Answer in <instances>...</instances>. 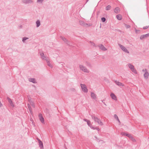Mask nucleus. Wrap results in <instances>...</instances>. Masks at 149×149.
I'll return each mask as SVG.
<instances>
[{
  "mask_svg": "<svg viewBox=\"0 0 149 149\" xmlns=\"http://www.w3.org/2000/svg\"><path fill=\"white\" fill-rule=\"evenodd\" d=\"M80 86L83 91L85 93H87L88 91V90L86 85L84 84H81Z\"/></svg>",
  "mask_w": 149,
  "mask_h": 149,
  "instance_id": "f257e3e1",
  "label": "nucleus"
},
{
  "mask_svg": "<svg viewBox=\"0 0 149 149\" xmlns=\"http://www.w3.org/2000/svg\"><path fill=\"white\" fill-rule=\"evenodd\" d=\"M118 45L123 52L127 53H129V52L128 50L124 46L120 44H118Z\"/></svg>",
  "mask_w": 149,
  "mask_h": 149,
  "instance_id": "f03ea898",
  "label": "nucleus"
},
{
  "mask_svg": "<svg viewBox=\"0 0 149 149\" xmlns=\"http://www.w3.org/2000/svg\"><path fill=\"white\" fill-rule=\"evenodd\" d=\"M94 120L100 125H103L102 121L96 117L94 116Z\"/></svg>",
  "mask_w": 149,
  "mask_h": 149,
  "instance_id": "7ed1b4c3",
  "label": "nucleus"
},
{
  "mask_svg": "<svg viewBox=\"0 0 149 149\" xmlns=\"http://www.w3.org/2000/svg\"><path fill=\"white\" fill-rule=\"evenodd\" d=\"M79 68L80 69L83 71L86 72H88V70L83 65H79Z\"/></svg>",
  "mask_w": 149,
  "mask_h": 149,
  "instance_id": "20e7f679",
  "label": "nucleus"
},
{
  "mask_svg": "<svg viewBox=\"0 0 149 149\" xmlns=\"http://www.w3.org/2000/svg\"><path fill=\"white\" fill-rule=\"evenodd\" d=\"M149 36V33L145 35H143L140 37V39L141 40L143 39L147 38Z\"/></svg>",
  "mask_w": 149,
  "mask_h": 149,
  "instance_id": "39448f33",
  "label": "nucleus"
},
{
  "mask_svg": "<svg viewBox=\"0 0 149 149\" xmlns=\"http://www.w3.org/2000/svg\"><path fill=\"white\" fill-rule=\"evenodd\" d=\"M115 83H116V84H117V85L118 86L122 87H123L124 86V85L123 84L121 83L120 82H119L118 81L116 80L115 81Z\"/></svg>",
  "mask_w": 149,
  "mask_h": 149,
  "instance_id": "423d86ee",
  "label": "nucleus"
},
{
  "mask_svg": "<svg viewBox=\"0 0 149 149\" xmlns=\"http://www.w3.org/2000/svg\"><path fill=\"white\" fill-rule=\"evenodd\" d=\"M39 118L42 123H44V120L41 114H39Z\"/></svg>",
  "mask_w": 149,
  "mask_h": 149,
  "instance_id": "0eeeda50",
  "label": "nucleus"
},
{
  "mask_svg": "<svg viewBox=\"0 0 149 149\" xmlns=\"http://www.w3.org/2000/svg\"><path fill=\"white\" fill-rule=\"evenodd\" d=\"M110 96L112 99L115 100H117V97L116 95L113 93H111L110 94Z\"/></svg>",
  "mask_w": 149,
  "mask_h": 149,
  "instance_id": "6e6552de",
  "label": "nucleus"
},
{
  "mask_svg": "<svg viewBox=\"0 0 149 149\" xmlns=\"http://www.w3.org/2000/svg\"><path fill=\"white\" fill-rule=\"evenodd\" d=\"M99 47L100 49L103 51H106L107 50V49L102 45H100L99 46Z\"/></svg>",
  "mask_w": 149,
  "mask_h": 149,
  "instance_id": "1a4fd4ad",
  "label": "nucleus"
},
{
  "mask_svg": "<svg viewBox=\"0 0 149 149\" xmlns=\"http://www.w3.org/2000/svg\"><path fill=\"white\" fill-rule=\"evenodd\" d=\"M149 76V74L148 72L147 71H146L144 74V77L146 79H147L148 78Z\"/></svg>",
  "mask_w": 149,
  "mask_h": 149,
  "instance_id": "9d476101",
  "label": "nucleus"
},
{
  "mask_svg": "<svg viewBox=\"0 0 149 149\" xmlns=\"http://www.w3.org/2000/svg\"><path fill=\"white\" fill-rule=\"evenodd\" d=\"M114 12L116 13H118L120 11V8L118 7H116L114 10Z\"/></svg>",
  "mask_w": 149,
  "mask_h": 149,
  "instance_id": "9b49d317",
  "label": "nucleus"
},
{
  "mask_svg": "<svg viewBox=\"0 0 149 149\" xmlns=\"http://www.w3.org/2000/svg\"><path fill=\"white\" fill-rule=\"evenodd\" d=\"M127 65L129 68L131 70L134 68V66L130 63L128 64Z\"/></svg>",
  "mask_w": 149,
  "mask_h": 149,
  "instance_id": "f8f14e48",
  "label": "nucleus"
},
{
  "mask_svg": "<svg viewBox=\"0 0 149 149\" xmlns=\"http://www.w3.org/2000/svg\"><path fill=\"white\" fill-rule=\"evenodd\" d=\"M8 102L10 104V105L11 106L13 107L14 105H13V103L12 102V100L10 98H8Z\"/></svg>",
  "mask_w": 149,
  "mask_h": 149,
  "instance_id": "ddd939ff",
  "label": "nucleus"
},
{
  "mask_svg": "<svg viewBox=\"0 0 149 149\" xmlns=\"http://www.w3.org/2000/svg\"><path fill=\"white\" fill-rule=\"evenodd\" d=\"M117 18L119 20H120L122 19V17L121 15L120 14L118 15H116Z\"/></svg>",
  "mask_w": 149,
  "mask_h": 149,
  "instance_id": "4468645a",
  "label": "nucleus"
},
{
  "mask_svg": "<svg viewBox=\"0 0 149 149\" xmlns=\"http://www.w3.org/2000/svg\"><path fill=\"white\" fill-rule=\"evenodd\" d=\"M29 80L30 81L32 82L33 83H36V81L33 78H31L29 79Z\"/></svg>",
  "mask_w": 149,
  "mask_h": 149,
  "instance_id": "2eb2a0df",
  "label": "nucleus"
},
{
  "mask_svg": "<svg viewBox=\"0 0 149 149\" xmlns=\"http://www.w3.org/2000/svg\"><path fill=\"white\" fill-rule=\"evenodd\" d=\"M111 6L110 5H108L107 6H106V10H110L111 9Z\"/></svg>",
  "mask_w": 149,
  "mask_h": 149,
  "instance_id": "dca6fc26",
  "label": "nucleus"
},
{
  "mask_svg": "<svg viewBox=\"0 0 149 149\" xmlns=\"http://www.w3.org/2000/svg\"><path fill=\"white\" fill-rule=\"evenodd\" d=\"M131 70L132 72H134L135 74L137 73V71L134 68H133Z\"/></svg>",
  "mask_w": 149,
  "mask_h": 149,
  "instance_id": "f3484780",
  "label": "nucleus"
},
{
  "mask_svg": "<svg viewBox=\"0 0 149 149\" xmlns=\"http://www.w3.org/2000/svg\"><path fill=\"white\" fill-rule=\"evenodd\" d=\"M36 23L37 24V26L38 27L40 25V22L38 20L36 22Z\"/></svg>",
  "mask_w": 149,
  "mask_h": 149,
  "instance_id": "a211bd4d",
  "label": "nucleus"
},
{
  "mask_svg": "<svg viewBox=\"0 0 149 149\" xmlns=\"http://www.w3.org/2000/svg\"><path fill=\"white\" fill-rule=\"evenodd\" d=\"M140 31L139 30L136 29H135V32L137 34L139 33H140Z\"/></svg>",
  "mask_w": 149,
  "mask_h": 149,
  "instance_id": "6ab92c4d",
  "label": "nucleus"
},
{
  "mask_svg": "<svg viewBox=\"0 0 149 149\" xmlns=\"http://www.w3.org/2000/svg\"><path fill=\"white\" fill-rule=\"evenodd\" d=\"M106 19L104 17H102L101 18V20L103 22H104L105 21Z\"/></svg>",
  "mask_w": 149,
  "mask_h": 149,
  "instance_id": "aec40b11",
  "label": "nucleus"
},
{
  "mask_svg": "<svg viewBox=\"0 0 149 149\" xmlns=\"http://www.w3.org/2000/svg\"><path fill=\"white\" fill-rule=\"evenodd\" d=\"M40 55L42 58L43 59H44V58H45V57H44V54L43 53H42L40 54Z\"/></svg>",
  "mask_w": 149,
  "mask_h": 149,
  "instance_id": "412c9836",
  "label": "nucleus"
},
{
  "mask_svg": "<svg viewBox=\"0 0 149 149\" xmlns=\"http://www.w3.org/2000/svg\"><path fill=\"white\" fill-rule=\"evenodd\" d=\"M125 26L127 29H128L130 27V26L129 25L125 24Z\"/></svg>",
  "mask_w": 149,
  "mask_h": 149,
  "instance_id": "4be33fe9",
  "label": "nucleus"
},
{
  "mask_svg": "<svg viewBox=\"0 0 149 149\" xmlns=\"http://www.w3.org/2000/svg\"><path fill=\"white\" fill-rule=\"evenodd\" d=\"M127 134V133L124 132H122L121 133V134L122 136H126Z\"/></svg>",
  "mask_w": 149,
  "mask_h": 149,
  "instance_id": "5701e85b",
  "label": "nucleus"
},
{
  "mask_svg": "<svg viewBox=\"0 0 149 149\" xmlns=\"http://www.w3.org/2000/svg\"><path fill=\"white\" fill-rule=\"evenodd\" d=\"M39 144L40 145H41L42 147H43V144H42V141H40V140H39Z\"/></svg>",
  "mask_w": 149,
  "mask_h": 149,
  "instance_id": "b1692460",
  "label": "nucleus"
},
{
  "mask_svg": "<svg viewBox=\"0 0 149 149\" xmlns=\"http://www.w3.org/2000/svg\"><path fill=\"white\" fill-rule=\"evenodd\" d=\"M149 26H145L143 27V29H148L149 28Z\"/></svg>",
  "mask_w": 149,
  "mask_h": 149,
  "instance_id": "393cba45",
  "label": "nucleus"
},
{
  "mask_svg": "<svg viewBox=\"0 0 149 149\" xmlns=\"http://www.w3.org/2000/svg\"><path fill=\"white\" fill-rule=\"evenodd\" d=\"M95 138H96V140L98 142H100V141H102V140H99V139H98L97 138V137L96 136H95Z\"/></svg>",
  "mask_w": 149,
  "mask_h": 149,
  "instance_id": "a878e982",
  "label": "nucleus"
},
{
  "mask_svg": "<svg viewBox=\"0 0 149 149\" xmlns=\"http://www.w3.org/2000/svg\"><path fill=\"white\" fill-rule=\"evenodd\" d=\"M80 23L81 24L83 25H85V24L82 21H80Z\"/></svg>",
  "mask_w": 149,
  "mask_h": 149,
  "instance_id": "bb28decb",
  "label": "nucleus"
},
{
  "mask_svg": "<svg viewBox=\"0 0 149 149\" xmlns=\"http://www.w3.org/2000/svg\"><path fill=\"white\" fill-rule=\"evenodd\" d=\"M114 117L115 118H116V119H117L118 118V117L117 116V115L116 114H115L114 115Z\"/></svg>",
  "mask_w": 149,
  "mask_h": 149,
  "instance_id": "cd10ccee",
  "label": "nucleus"
},
{
  "mask_svg": "<svg viewBox=\"0 0 149 149\" xmlns=\"http://www.w3.org/2000/svg\"><path fill=\"white\" fill-rule=\"evenodd\" d=\"M131 139L134 142H135L136 141V140L134 138V137L132 138Z\"/></svg>",
  "mask_w": 149,
  "mask_h": 149,
  "instance_id": "c85d7f7f",
  "label": "nucleus"
},
{
  "mask_svg": "<svg viewBox=\"0 0 149 149\" xmlns=\"http://www.w3.org/2000/svg\"><path fill=\"white\" fill-rule=\"evenodd\" d=\"M96 129L98 131H99L100 130V129L98 127H94V130Z\"/></svg>",
  "mask_w": 149,
  "mask_h": 149,
  "instance_id": "c756f323",
  "label": "nucleus"
},
{
  "mask_svg": "<svg viewBox=\"0 0 149 149\" xmlns=\"http://www.w3.org/2000/svg\"><path fill=\"white\" fill-rule=\"evenodd\" d=\"M44 0H38L37 1L39 3H41Z\"/></svg>",
  "mask_w": 149,
  "mask_h": 149,
  "instance_id": "7c9ffc66",
  "label": "nucleus"
},
{
  "mask_svg": "<svg viewBox=\"0 0 149 149\" xmlns=\"http://www.w3.org/2000/svg\"><path fill=\"white\" fill-rule=\"evenodd\" d=\"M28 108H29V110L30 111V112L31 113H32V111L31 110V107H30V106H29L28 107Z\"/></svg>",
  "mask_w": 149,
  "mask_h": 149,
  "instance_id": "2f4dec72",
  "label": "nucleus"
},
{
  "mask_svg": "<svg viewBox=\"0 0 149 149\" xmlns=\"http://www.w3.org/2000/svg\"><path fill=\"white\" fill-rule=\"evenodd\" d=\"M28 38H26V37H24V38H23V41L24 42V41L25 40H26V39H28Z\"/></svg>",
  "mask_w": 149,
  "mask_h": 149,
  "instance_id": "473e14b6",
  "label": "nucleus"
},
{
  "mask_svg": "<svg viewBox=\"0 0 149 149\" xmlns=\"http://www.w3.org/2000/svg\"><path fill=\"white\" fill-rule=\"evenodd\" d=\"M131 135V134H127L126 135V136H127V137H128L129 138H130V136Z\"/></svg>",
  "mask_w": 149,
  "mask_h": 149,
  "instance_id": "72a5a7b5",
  "label": "nucleus"
},
{
  "mask_svg": "<svg viewBox=\"0 0 149 149\" xmlns=\"http://www.w3.org/2000/svg\"><path fill=\"white\" fill-rule=\"evenodd\" d=\"M47 64L50 67L52 66L51 64L49 62H48Z\"/></svg>",
  "mask_w": 149,
  "mask_h": 149,
  "instance_id": "f704fd0d",
  "label": "nucleus"
},
{
  "mask_svg": "<svg viewBox=\"0 0 149 149\" xmlns=\"http://www.w3.org/2000/svg\"><path fill=\"white\" fill-rule=\"evenodd\" d=\"M93 96H94V99H95V98H96V95H95V94H94Z\"/></svg>",
  "mask_w": 149,
  "mask_h": 149,
  "instance_id": "c9c22d12",
  "label": "nucleus"
},
{
  "mask_svg": "<svg viewBox=\"0 0 149 149\" xmlns=\"http://www.w3.org/2000/svg\"><path fill=\"white\" fill-rule=\"evenodd\" d=\"M87 123L89 125V124H90V123L89 121H87Z\"/></svg>",
  "mask_w": 149,
  "mask_h": 149,
  "instance_id": "e433bc0d",
  "label": "nucleus"
},
{
  "mask_svg": "<svg viewBox=\"0 0 149 149\" xmlns=\"http://www.w3.org/2000/svg\"><path fill=\"white\" fill-rule=\"evenodd\" d=\"M102 102L104 103V104L106 106V105H106V104L104 102H103V100H102Z\"/></svg>",
  "mask_w": 149,
  "mask_h": 149,
  "instance_id": "4c0bfd02",
  "label": "nucleus"
},
{
  "mask_svg": "<svg viewBox=\"0 0 149 149\" xmlns=\"http://www.w3.org/2000/svg\"><path fill=\"white\" fill-rule=\"evenodd\" d=\"M133 137L131 135L130 136V138L131 139H132V138H133Z\"/></svg>",
  "mask_w": 149,
  "mask_h": 149,
  "instance_id": "58836bf2",
  "label": "nucleus"
},
{
  "mask_svg": "<svg viewBox=\"0 0 149 149\" xmlns=\"http://www.w3.org/2000/svg\"><path fill=\"white\" fill-rule=\"evenodd\" d=\"M117 120L118 121V122H119V123H120V120H119V119L118 118L117 119Z\"/></svg>",
  "mask_w": 149,
  "mask_h": 149,
  "instance_id": "ea45409f",
  "label": "nucleus"
},
{
  "mask_svg": "<svg viewBox=\"0 0 149 149\" xmlns=\"http://www.w3.org/2000/svg\"><path fill=\"white\" fill-rule=\"evenodd\" d=\"M145 70H142V71H143V72H144V71H145ZM145 70L146 71V70Z\"/></svg>",
  "mask_w": 149,
  "mask_h": 149,
  "instance_id": "a19ab883",
  "label": "nucleus"
},
{
  "mask_svg": "<svg viewBox=\"0 0 149 149\" xmlns=\"http://www.w3.org/2000/svg\"><path fill=\"white\" fill-rule=\"evenodd\" d=\"M2 105V104L1 103V102H0V106H1Z\"/></svg>",
  "mask_w": 149,
  "mask_h": 149,
  "instance_id": "79ce46f5",
  "label": "nucleus"
},
{
  "mask_svg": "<svg viewBox=\"0 0 149 149\" xmlns=\"http://www.w3.org/2000/svg\"><path fill=\"white\" fill-rule=\"evenodd\" d=\"M33 107H35V106H34V105H33Z\"/></svg>",
  "mask_w": 149,
  "mask_h": 149,
  "instance_id": "37998d69",
  "label": "nucleus"
}]
</instances>
